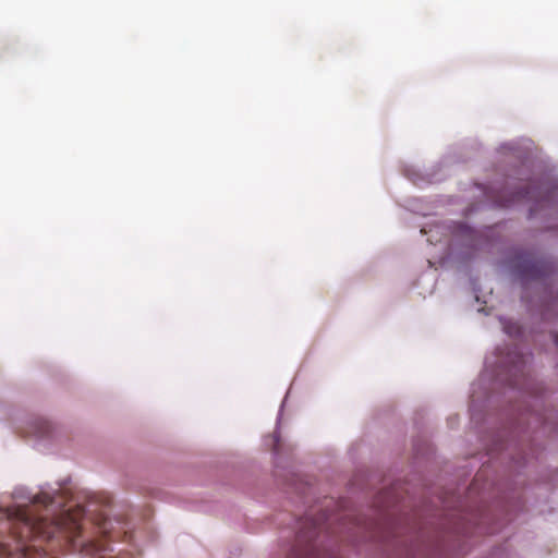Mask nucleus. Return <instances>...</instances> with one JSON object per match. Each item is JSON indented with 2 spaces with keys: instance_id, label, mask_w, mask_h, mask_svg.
I'll list each match as a JSON object with an SVG mask.
<instances>
[{
  "instance_id": "obj_1",
  "label": "nucleus",
  "mask_w": 558,
  "mask_h": 558,
  "mask_svg": "<svg viewBox=\"0 0 558 558\" xmlns=\"http://www.w3.org/2000/svg\"><path fill=\"white\" fill-rule=\"evenodd\" d=\"M515 269L523 281L541 280L553 271V265L532 254H524L518 258Z\"/></svg>"
},
{
  "instance_id": "obj_2",
  "label": "nucleus",
  "mask_w": 558,
  "mask_h": 558,
  "mask_svg": "<svg viewBox=\"0 0 558 558\" xmlns=\"http://www.w3.org/2000/svg\"><path fill=\"white\" fill-rule=\"evenodd\" d=\"M539 186L536 185L534 182H529L524 185L523 189H521L518 192H514L511 194L509 198L506 199H498L497 203L500 207H508L509 205L519 202L521 199H533L536 198L539 194L538 192Z\"/></svg>"
},
{
  "instance_id": "obj_3",
  "label": "nucleus",
  "mask_w": 558,
  "mask_h": 558,
  "mask_svg": "<svg viewBox=\"0 0 558 558\" xmlns=\"http://www.w3.org/2000/svg\"><path fill=\"white\" fill-rule=\"evenodd\" d=\"M295 558H339L338 555L331 551H317L313 545L306 549L305 553L294 551Z\"/></svg>"
},
{
  "instance_id": "obj_4",
  "label": "nucleus",
  "mask_w": 558,
  "mask_h": 558,
  "mask_svg": "<svg viewBox=\"0 0 558 558\" xmlns=\"http://www.w3.org/2000/svg\"><path fill=\"white\" fill-rule=\"evenodd\" d=\"M320 529L322 527L318 524L314 523V531L313 532L305 533V532L301 531L299 533L298 538H299L300 542H302L303 539L312 541L313 536L316 535V530L320 531Z\"/></svg>"
},
{
  "instance_id": "obj_5",
  "label": "nucleus",
  "mask_w": 558,
  "mask_h": 558,
  "mask_svg": "<svg viewBox=\"0 0 558 558\" xmlns=\"http://www.w3.org/2000/svg\"><path fill=\"white\" fill-rule=\"evenodd\" d=\"M35 500L37 502H43L45 505H50L52 504V498L50 496H48L47 494H44V495H37Z\"/></svg>"
},
{
  "instance_id": "obj_6",
  "label": "nucleus",
  "mask_w": 558,
  "mask_h": 558,
  "mask_svg": "<svg viewBox=\"0 0 558 558\" xmlns=\"http://www.w3.org/2000/svg\"><path fill=\"white\" fill-rule=\"evenodd\" d=\"M554 341H555V343L558 345V333H555V335H554Z\"/></svg>"
},
{
  "instance_id": "obj_7",
  "label": "nucleus",
  "mask_w": 558,
  "mask_h": 558,
  "mask_svg": "<svg viewBox=\"0 0 558 558\" xmlns=\"http://www.w3.org/2000/svg\"><path fill=\"white\" fill-rule=\"evenodd\" d=\"M43 534H47V537H51V532H47V533L43 532Z\"/></svg>"
},
{
  "instance_id": "obj_8",
  "label": "nucleus",
  "mask_w": 558,
  "mask_h": 558,
  "mask_svg": "<svg viewBox=\"0 0 558 558\" xmlns=\"http://www.w3.org/2000/svg\"><path fill=\"white\" fill-rule=\"evenodd\" d=\"M74 529L77 530L78 529V524L76 522H74Z\"/></svg>"
}]
</instances>
